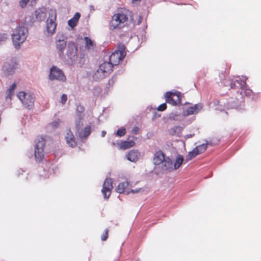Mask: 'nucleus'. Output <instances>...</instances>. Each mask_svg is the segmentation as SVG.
I'll return each mask as SVG.
<instances>
[{
	"label": "nucleus",
	"mask_w": 261,
	"mask_h": 261,
	"mask_svg": "<svg viewBox=\"0 0 261 261\" xmlns=\"http://www.w3.org/2000/svg\"><path fill=\"white\" fill-rule=\"evenodd\" d=\"M251 91L250 90H248V91L247 93L249 94L250 93H251Z\"/></svg>",
	"instance_id": "obj_44"
},
{
	"label": "nucleus",
	"mask_w": 261,
	"mask_h": 261,
	"mask_svg": "<svg viewBox=\"0 0 261 261\" xmlns=\"http://www.w3.org/2000/svg\"><path fill=\"white\" fill-rule=\"evenodd\" d=\"M117 145L118 146L119 149L125 150L133 147L135 145V142L133 141H123L120 143H117Z\"/></svg>",
	"instance_id": "obj_18"
},
{
	"label": "nucleus",
	"mask_w": 261,
	"mask_h": 261,
	"mask_svg": "<svg viewBox=\"0 0 261 261\" xmlns=\"http://www.w3.org/2000/svg\"><path fill=\"white\" fill-rule=\"evenodd\" d=\"M129 183L127 181H123L119 184L116 188V191L119 193H123L125 192L126 188L129 186Z\"/></svg>",
	"instance_id": "obj_22"
},
{
	"label": "nucleus",
	"mask_w": 261,
	"mask_h": 261,
	"mask_svg": "<svg viewBox=\"0 0 261 261\" xmlns=\"http://www.w3.org/2000/svg\"><path fill=\"white\" fill-rule=\"evenodd\" d=\"M81 17L80 13H76L73 17L68 21V25L72 28H74L76 25Z\"/></svg>",
	"instance_id": "obj_21"
},
{
	"label": "nucleus",
	"mask_w": 261,
	"mask_h": 261,
	"mask_svg": "<svg viewBox=\"0 0 261 261\" xmlns=\"http://www.w3.org/2000/svg\"><path fill=\"white\" fill-rule=\"evenodd\" d=\"M49 79L51 81L57 80L62 82H65L66 81V77L63 71L55 66L50 69Z\"/></svg>",
	"instance_id": "obj_8"
},
{
	"label": "nucleus",
	"mask_w": 261,
	"mask_h": 261,
	"mask_svg": "<svg viewBox=\"0 0 261 261\" xmlns=\"http://www.w3.org/2000/svg\"><path fill=\"white\" fill-rule=\"evenodd\" d=\"M17 96L25 108L30 109L33 106L35 99L33 94L19 91Z\"/></svg>",
	"instance_id": "obj_6"
},
{
	"label": "nucleus",
	"mask_w": 261,
	"mask_h": 261,
	"mask_svg": "<svg viewBox=\"0 0 261 261\" xmlns=\"http://www.w3.org/2000/svg\"><path fill=\"white\" fill-rule=\"evenodd\" d=\"M167 108V105L166 103H163L161 105H160L158 108V110L159 111H163L165 110Z\"/></svg>",
	"instance_id": "obj_35"
},
{
	"label": "nucleus",
	"mask_w": 261,
	"mask_h": 261,
	"mask_svg": "<svg viewBox=\"0 0 261 261\" xmlns=\"http://www.w3.org/2000/svg\"><path fill=\"white\" fill-rule=\"evenodd\" d=\"M2 37H0L1 39H5L7 38V35L6 34H4L3 35H1Z\"/></svg>",
	"instance_id": "obj_40"
},
{
	"label": "nucleus",
	"mask_w": 261,
	"mask_h": 261,
	"mask_svg": "<svg viewBox=\"0 0 261 261\" xmlns=\"http://www.w3.org/2000/svg\"><path fill=\"white\" fill-rule=\"evenodd\" d=\"M16 68L17 64L15 63L12 64L6 63L3 66V70L6 75H9L13 74Z\"/></svg>",
	"instance_id": "obj_14"
},
{
	"label": "nucleus",
	"mask_w": 261,
	"mask_h": 261,
	"mask_svg": "<svg viewBox=\"0 0 261 261\" xmlns=\"http://www.w3.org/2000/svg\"><path fill=\"white\" fill-rule=\"evenodd\" d=\"M166 158L165 153L162 151H157L155 152L153 155V164L155 165H160L162 164Z\"/></svg>",
	"instance_id": "obj_13"
},
{
	"label": "nucleus",
	"mask_w": 261,
	"mask_h": 261,
	"mask_svg": "<svg viewBox=\"0 0 261 261\" xmlns=\"http://www.w3.org/2000/svg\"><path fill=\"white\" fill-rule=\"evenodd\" d=\"M141 0H132L133 4H137L140 2Z\"/></svg>",
	"instance_id": "obj_41"
},
{
	"label": "nucleus",
	"mask_w": 261,
	"mask_h": 261,
	"mask_svg": "<svg viewBox=\"0 0 261 261\" xmlns=\"http://www.w3.org/2000/svg\"><path fill=\"white\" fill-rule=\"evenodd\" d=\"M220 142V139L217 137L212 138L208 142H207L208 145L212 146L217 145Z\"/></svg>",
	"instance_id": "obj_31"
},
{
	"label": "nucleus",
	"mask_w": 261,
	"mask_h": 261,
	"mask_svg": "<svg viewBox=\"0 0 261 261\" xmlns=\"http://www.w3.org/2000/svg\"><path fill=\"white\" fill-rule=\"evenodd\" d=\"M162 164V168L164 170L169 172L173 170L172 161L169 157H166Z\"/></svg>",
	"instance_id": "obj_17"
},
{
	"label": "nucleus",
	"mask_w": 261,
	"mask_h": 261,
	"mask_svg": "<svg viewBox=\"0 0 261 261\" xmlns=\"http://www.w3.org/2000/svg\"><path fill=\"white\" fill-rule=\"evenodd\" d=\"M207 145L208 144L206 142V143H203L202 144L197 146L196 147L194 148V149L196 150L198 154H199L203 153L206 150L207 147Z\"/></svg>",
	"instance_id": "obj_28"
},
{
	"label": "nucleus",
	"mask_w": 261,
	"mask_h": 261,
	"mask_svg": "<svg viewBox=\"0 0 261 261\" xmlns=\"http://www.w3.org/2000/svg\"><path fill=\"white\" fill-rule=\"evenodd\" d=\"M113 67L109 62H104L100 65L98 71L103 73V75L106 76L112 72Z\"/></svg>",
	"instance_id": "obj_12"
},
{
	"label": "nucleus",
	"mask_w": 261,
	"mask_h": 261,
	"mask_svg": "<svg viewBox=\"0 0 261 261\" xmlns=\"http://www.w3.org/2000/svg\"><path fill=\"white\" fill-rule=\"evenodd\" d=\"M123 48L121 50H117L113 53L109 58V62L113 66L118 65L120 62L122 61L125 56L126 53L124 50L125 47L124 45L122 46Z\"/></svg>",
	"instance_id": "obj_7"
},
{
	"label": "nucleus",
	"mask_w": 261,
	"mask_h": 261,
	"mask_svg": "<svg viewBox=\"0 0 261 261\" xmlns=\"http://www.w3.org/2000/svg\"><path fill=\"white\" fill-rule=\"evenodd\" d=\"M77 46L73 42H70L67 45L66 54L65 55V58L71 61H75L77 58Z\"/></svg>",
	"instance_id": "obj_9"
},
{
	"label": "nucleus",
	"mask_w": 261,
	"mask_h": 261,
	"mask_svg": "<svg viewBox=\"0 0 261 261\" xmlns=\"http://www.w3.org/2000/svg\"><path fill=\"white\" fill-rule=\"evenodd\" d=\"M139 128L138 126H135L132 130V132L134 134H138L139 133Z\"/></svg>",
	"instance_id": "obj_38"
},
{
	"label": "nucleus",
	"mask_w": 261,
	"mask_h": 261,
	"mask_svg": "<svg viewBox=\"0 0 261 261\" xmlns=\"http://www.w3.org/2000/svg\"><path fill=\"white\" fill-rule=\"evenodd\" d=\"M130 16H132V12L125 9H120L112 16L110 23V29L114 30L121 28V24L127 21L128 17Z\"/></svg>",
	"instance_id": "obj_1"
},
{
	"label": "nucleus",
	"mask_w": 261,
	"mask_h": 261,
	"mask_svg": "<svg viewBox=\"0 0 261 261\" xmlns=\"http://www.w3.org/2000/svg\"><path fill=\"white\" fill-rule=\"evenodd\" d=\"M113 188V181L111 178H107L103 184L101 192L105 198H109Z\"/></svg>",
	"instance_id": "obj_11"
},
{
	"label": "nucleus",
	"mask_w": 261,
	"mask_h": 261,
	"mask_svg": "<svg viewBox=\"0 0 261 261\" xmlns=\"http://www.w3.org/2000/svg\"><path fill=\"white\" fill-rule=\"evenodd\" d=\"M57 122H53V125L54 126H56V125H57Z\"/></svg>",
	"instance_id": "obj_43"
},
{
	"label": "nucleus",
	"mask_w": 261,
	"mask_h": 261,
	"mask_svg": "<svg viewBox=\"0 0 261 261\" xmlns=\"http://www.w3.org/2000/svg\"><path fill=\"white\" fill-rule=\"evenodd\" d=\"M91 133V127L90 126H87L84 128L83 130L80 131L77 135L81 138H87Z\"/></svg>",
	"instance_id": "obj_26"
},
{
	"label": "nucleus",
	"mask_w": 261,
	"mask_h": 261,
	"mask_svg": "<svg viewBox=\"0 0 261 261\" xmlns=\"http://www.w3.org/2000/svg\"><path fill=\"white\" fill-rule=\"evenodd\" d=\"M184 160V157L182 155H178L173 166V170H176L178 169L182 165Z\"/></svg>",
	"instance_id": "obj_25"
},
{
	"label": "nucleus",
	"mask_w": 261,
	"mask_h": 261,
	"mask_svg": "<svg viewBox=\"0 0 261 261\" xmlns=\"http://www.w3.org/2000/svg\"><path fill=\"white\" fill-rule=\"evenodd\" d=\"M126 134V129L124 127H121L116 132V135L118 137L124 136Z\"/></svg>",
	"instance_id": "obj_32"
},
{
	"label": "nucleus",
	"mask_w": 261,
	"mask_h": 261,
	"mask_svg": "<svg viewBox=\"0 0 261 261\" xmlns=\"http://www.w3.org/2000/svg\"><path fill=\"white\" fill-rule=\"evenodd\" d=\"M67 100V96L65 94H63L61 96V102L64 104Z\"/></svg>",
	"instance_id": "obj_36"
},
{
	"label": "nucleus",
	"mask_w": 261,
	"mask_h": 261,
	"mask_svg": "<svg viewBox=\"0 0 261 261\" xmlns=\"http://www.w3.org/2000/svg\"><path fill=\"white\" fill-rule=\"evenodd\" d=\"M76 111L79 113H83L85 111V108L83 106L79 105L76 108Z\"/></svg>",
	"instance_id": "obj_37"
},
{
	"label": "nucleus",
	"mask_w": 261,
	"mask_h": 261,
	"mask_svg": "<svg viewBox=\"0 0 261 261\" xmlns=\"http://www.w3.org/2000/svg\"><path fill=\"white\" fill-rule=\"evenodd\" d=\"M108 236H109V229L107 228L104 230L101 236V240L102 241H106L108 238Z\"/></svg>",
	"instance_id": "obj_34"
},
{
	"label": "nucleus",
	"mask_w": 261,
	"mask_h": 261,
	"mask_svg": "<svg viewBox=\"0 0 261 261\" xmlns=\"http://www.w3.org/2000/svg\"><path fill=\"white\" fill-rule=\"evenodd\" d=\"M140 153L137 150H131L126 154L127 159L133 162H136L139 158Z\"/></svg>",
	"instance_id": "obj_19"
},
{
	"label": "nucleus",
	"mask_w": 261,
	"mask_h": 261,
	"mask_svg": "<svg viewBox=\"0 0 261 261\" xmlns=\"http://www.w3.org/2000/svg\"><path fill=\"white\" fill-rule=\"evenodd\" d=\"M203 108L201 103L196 104L193 106L188 108L187 110V115H192L196 114L199 112Z\"/></svg>",
	"instance_id": "obj_20"
},
{
	"label": "nucleus",
	"mask_w": 261,
	"mask_h": 261,
	"mask_svg": "<svg viewBox=\"0 0 261 261\" xmlns=\"http://www.w3.org/2000/svg\"><path fill=\"white\" fill-rule=\"evenodd\" d=\"M36 19L39 21H43L46 17V10L44 7L38 8L35 12Z\"/></svg>",
	"instance_id": "obj_15"
},
{
	"label": "nucleus",
	"mask_w": 261,
	"mask_h": 261,
	"mask_svg": "<svg viewBox=\"0 0 261 261\" xmlns=\"http://www.w3.org/2000/svg\"><path fill=\"white\" fill-rule=\"evenodd\" d=\"M28 33V29L25 27H17L12 35L13 43L16 48H19L20 44L26 40Z\"/></svg>",
	"instance_id": "obj_2"
},
{
	"label": "nucleus",
	"mask_w": 261,
	"mask_h": 261,
	"mask_svg": "<svg viewBox=\"0 0 261 261\" xmlns=\"http://www.w3.org/2000/svg\"><path fill=\"white\" fill-rule=\"evenodd\" d=\"M113 145H115V143H113Z\"/></svg>",
	"instance_id": "obj_47"
},
{
	"label": "nucleus",
	"mask_w": 261,
	"mask_h": 261,
	"mask_svg": "<svg viewBox=\"0 0 261 261\" xmlns=\"http://www.w3.org/2000/svg\"><path fill=\"white\" fill-rule=\"evenodd\" d=\"M192 136L191 135H190L189 136H188L189 138L191 137Z\"/></svg>",
	"instance_id": "obj_45"
},
{
	"label": "nucleus",
	"mask_w": 261,
	"mask_h": 261,
	"mask_svg": "<svg viewBox=\"0 0 261 261\" xmlns=\"http://www.w3.org/2000/svg\"><path fill=\"white\" fill-rule=\"evenodd\" d=\"M166 101L173 106H176L181 103L180 93L167 92L165 94Z\"/></svg>",
	"instance_id": "obj_10"
},
{
	"label": "nucleus",
	"mask_w": 261,
	"mask_h": 261,
	"mask_svg": "<svg viewBox=\"0 0 261 261\" xmlns=\"http://www.w3.org/2000/svg\"><path fill=\"white\" fill-rule=\"evenodd\" d=\"M83 125V122L81 119L75 121V134L77 136L78 133L80 132V128Z\"/></svg>",
	"instance_id": "obj_30"
},
{
	"label": "nucleus",
	"mask_w": 261,
	"mask_h": 261,
	"mask_svg": "<svg viewBox=\"0 0 261 261\" xmlns=\"http://www.w3.org/2000/svg\"><path fill=\"white\" fill-rule=\"evenodd\" d=\"M236 83L240 85L241 86V87H242L243 85L246 84V83L244 81H242L240 80H236L234 83L230 84V88H233V89L235 88V87H236L235 83Z\"/></svg>",
	"instance_id": "obj_33"
},
{
	"label": "nucleus",
	"mask_w": 261,
	"mask_h": 261,
	"mask_svg": "<svg viewBox=\"0 0 261 261\" xmlns=\"http://www.w3.org/2000/svg\"><path fill=\"white\" fill-rule=\"evenodd\" d=\"M48 14V18L46 21V30L49 35H53L55 33L57 25V13L56 10H50Z\"/></svg>",
	"instance_id": "obj_5"
},
{
	"label": "nucleus",
	"mask_w": 261,
	"mask_h": 261,
	"mask_svg": "<svg viewBox=\"0 0 261 261\" xmlns=\"http://www.w3.org/2000/svg\"><path fill=\"white\" fill-rule=\"evenodd\" d=\"M230 66H228V69H229V68H230Z\"/></svg>",
	"instance_id": "obj_46"
},
{
	"label": "nucleus",
	"mask_w": 261,
	"mask_h": 261,
	"mask_svg": "<svg viewBox=\"0 0 261 261\" xmlns=\"http://www.w3.org/2000/svg\"><path fill=\"white\" fill-rule=\"evenodd\" d=\"M236 106H232V105H231V106H229V105H228L226 107L227 108H233L234 107H236Z\"/></svg>",
	"instance_id": "obj_42"
},
{
	"label": "nucleus",
	"mask_w": 261,
	"mask_h": 261,
	"mask_svg": "<svg viewBox=\"0 0 261 261\" xmlns=\"http://www.w3.org/2000/svg\"><path fill=\"white\" fill-rule=\"evenodd\" d=\"M65 139L66 140L67 143L71 147H74L77 145V143L75 141V137L72 133V132L69 129L67 132L66 136L65 137Z\"/></svg>",
	"instance_id": "obj_16"
},
{
	"label": "nucleus",
	"mask_w": 261,
	"mask_h": 261,
	"mask_svg": "<svg viewBox=\"0 0 261 261\" xmlns=\"http://www.w3.org/2000/svg\"><path fill=\"white\" fill-rule=\"evenodd\" d=\"M84 40L85 41V48L87 50L93 49L95 47L94 42L88 37H85Z\"/></svg>",
	"instance_id": "obj_23"
},
{
	"label": "nucleus",
	"mask_w": 261,
	"mask_h": 261,
	"mask_svg": "<svg viewBox=\"0 0 261 261\" xmlns=\"http://www.w3.org/2000/svg\"><path fill=\"white\" fill-rule=\"evenodd\" d=\"M141 189H136V190H132L130 191V192L133 193H138L139 192H140L141 191ZM130 193V192L129 191H126V194H128Z\"/></svg>",
	"instance_id": "obj_39"
},
{
	"label": "nucleus",
	"mask_w": 261,
	"mask_h": 261,
	"mask_svg": "<svg viewBox=\"0 0 261 261\" xmlns=\"http://www.w3.org/2000/svg\"><path fill=\"white\" fill-rule=\"evenodd\" d=\"M198 155L196 150L194 148L192 151H190L186 157V161L191 160L192 159L195 158L196 156Z\"/></svg>",
	"instance_id": "obj_29"
},
{
	"label": "nucleus",
	"mask_w": 261,
	"mask_h": 261,
	"mask_svg": "<svg viewBox=\"0 0 261 261\" xmlns=\"http://www.w3.org/2000/svg\"><path fill=\"white\" fill-rule=\"evenodd\" d=\"M34 156L37 162H41L44 158L46 140L42 136H38L35 140Z\"/></svg>",
	"instance_id": "obj_3"
},
{
	"label": "nucleus",
	"mask_w": 261,
	"mask_h": 261,
	"mask_svg": "<svg viewBox=\"0 0 261 261\" xmlns=\"http://www.w3.org/2000/svg\"><path fill=\"white\" fill-rule=\"evenodd\" d=\"M56 49L60 58H64V50L67 47V38L63 34H58L55 38Z\"/></svg>",
	"instance_id": "obj_4"
},
{
	"label": "nucleus",
	"mask_w": 261,
	"mask_h": 261,
	"mask_svg": "<svg viewBox=\"0 0 261 261\" xmlns=\"http://www.w3.org/2000/svg\"><path fill=\"white\" fill-rule=\"evenodd\" d=\"M182 127L179 126H175L171 128L169 132L171 136H179L182 131Z\"/></svg>",
	"instance_id": "obj_24"
},
{
	"label": "nucleus",
	"mask_w": 261,
	"mask_h": 261,
	"mask_svg": "<svg viewBox=\"0 0 261 261\" xmlns=\"http://www.w3.org/2000/svg\"><path fill=\"white\" fill-rule=\"evenodd\" d=\"M16 87V83H14L13 84H12L9 88L6 91V98H9L10 99H12V97L13 95L14 90Z\"/></svg>",
	"instance_id": "obj_27"
}]
</instances>
